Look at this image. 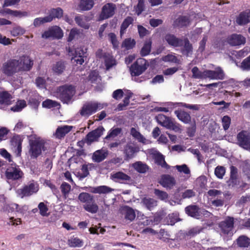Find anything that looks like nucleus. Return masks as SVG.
<instances>
[{
    "label": "nucleus",
    "instance_id": "obj_1",
    "mask_svg": "<svg viewBox=\"0 0 250 250\" xmlns=\"http://www.w3.org/2000/svg\"><path fill=\"white\" fill-rule=\"evenodd\" d=\"M164 40L170 46L174 48L183 46L181 49V52L187 57L192 53V45L187 38L182 39L177 37L174 34L167 33L165 36Z\"/></svg>",
    "mask_w": 250,
    "mask_h": 250
},
{
    "label": "nucleus",
    "instance_id": "obj_2",
    "mask_svg": "<svg viewBox=\"0 0 250 250\" xmlns=\"http://www.w3.org/2000/svg\"><path fill=\"white\" fill-rule=\"evenodd\" d=\"M78 200L83 203L84 209L91 213H96L99 210V207L95 202L94 196L87 192H83L79 194Z\"/></svg>",
    "mask_w": 250,
    "mask_h": 250
},
{
    "label": "nucleus",
    "instance_id": "obj_3",
    "mask_svg": "<svg viewBox=\"0 0 250 250\" xmlns=\"http://www.w3.org/2000/svg\"><path fill=\"white\" fill-rule=\"evenodd\" d=\"M45 144V141L41 138L30 140L29 153L31 158L36 159L41 155L42 151H45L47 148Z\"/></svg>",
    "mask_w": 250,
    "mask_h": 250
},
{
    "label": "nucleus",
    "instance_id": "obj_4",
    "mask_svg": "<svg viewBox=\"0 0 250 250\" xmlns=\"http://www.w3.org/2000/svg\"><path fill=\"white\" fill-rule=\"evenodd\" d=\"M57 93L63 104H69L75 94V90L72 85H64L58 88Z\"/></svg>",
    "mask_w": 250,
    "mask_h": 250
},
{
    "label": "nucleus",
    "instance_id": "obj_5",
    "mask_svg": "<svg viewBox=\"0 0 250 250\" xmlns=\"http://www.w3.org/2000/svg\"><path fill=\"white\" fill-rule=\"evenodd\" d=\"M18 60L10 59L5 62L2 67V72L7 76L11 77L20 72Z\"/></svg>",
    "mask_w": 250,
    "mask_h": 250
},
{
    "label": "nucleus",
    "instance_id": "obj_6",
    "mask_svg": "<svg viewBox=\"0 0 250 250\" xmlns=\"http://www.w3.org/2000/svg\"><path fill=\"white\" fill-rule=\"evenodd\" d=\"M147 62L145 59H137L130 67L131 75L133 76L140 75L147 69Z\"/></svg>",
    "mask_w": 250,
    "mask_h": 250
},
{
    "label": "nucleus",
    "instance_id": "obj_7",
    "mask_svg": "<svg viewBox=\"0 0 250 250\" xmlns=\"http://www.w3.org/2000/svg\"><path fill=\"white\" fill-rule=\"evenodd\" d=\"M100 105V104L96 102H86L83 105L79 113L82 116L88 117L97 111Z\"/></svg>",
    "mask_w": 250,
    "mask_h": 250
},
{
    "label": "nucleus",
    "instance_id": "obj_8",
    "mask_svg": "<svg viewBox=\"0 0 250 250\" xmlns=\"http://www.w3.org/2000/svg\"><path fill=\"white\" fill-rule=\"evenodd\" d=\"M39 190V186L34 181L30 182L27 185H25L22 188L18 189L17 193L21 198L28 197L36 193Z\"/></svg>",
    "mask_w": 250,
    "mask_h": 250
},
{
    "label": "nucleus",
    "instance_id": "obj_9",
    "mask_svg": "<svg viewBox=\"0 0 250 250\" xmlns=\"http://www.w3.org/2000/svg\"><path fill=\"white\" fill-rule=\"evenodd\" d=\"M237 144L241 147L250 151V134L246 130L239 132L236 136Z\"/></svg>",
    "mask_w": 250,
    "mask_h": 250
},
{
    "label": "nucleus",
    "instance_id": "obj_10",
    "mask_svg": "<svg viewBox=\"0 0 250 250\" xmlns=\"http://www.w3.org/2000/svg\"><path fill=\"white\" fill-rule=\"evenodd\" d=\"M68 53L73 56V58L77 64L82 65L84 62V58L86 57V52L84 51L82 47L71 48L70 47L68 48Z\"/></svg>",
    "mask_w": 250,
    "mask_h": 250
},
{
    "label": "nucleus",
    "instance_id": "obj_11",
    "mask_svg": "<svg viewBox=\"0 0 250 250\" xmlns=\"http://www.w3.org/2000/svg\"><path fill=\"white\" fill-rule=\"evenodd\" d=\"M23 176V173L19 167H9L5 171V176L9 180H20Z\"/></svg>",
    "mask_w": 250,
    "mask_h": 250
},
{
    "label": "nucleus",
    "instance_id": "obj_12",
    "mask_svg": "<svg viewBox=\"0 0 250 250\" xmlns=\"http://www.w3.org/2000/svg\"><path fill=\"white\" fill-rule=\"evenodd\" d=\"M116 9V6L114 3H106L102 7L99 16L100 20H104L112 17L114 15Z\"/></svg>",
    "mask_w": 250,
    "mask_h": 250
},
{
    "label": "nucleus",
    "instance_id": "obj_13",
    "mask_svg": "<svg viewBox=\"0 0 250 250\" xmlns=\"http://www.w3.org/2000/svg\"><path fill=\"white\" fill-rule=\"evenodd\" d=\"M240 181L238 179V169L235 166H231L230 167L229 178L227 181L229 188H235L240 185Z\"/></svg>",
    "mask_w": 250,
    "mask_h": 250
},
{
    "label": "nucleus",
    "instance_id": "obj_14",
    "mask_svg": "<svg viewBox=\"0 0 250 250\" xmlns=\"http://www.w3.org/2000/svg\"><path fill=\"white\" fill-rule=\"evenodd\" d=\"M234 223V218L227 216L224 220L219 223V227L223 233L228 234L232 230Z\"/></svg>",
    "mask_w": 250,
    "mask_h": 250
},
{
    "label": "nucleus",
    "instance_id": "obj_15",
    "mask_svg": "<svg viewBox=\"0 0 250 250\" xmlns=\"http://www.w3.org/2000/svg\"><path fill=\"white\" fill-rule=\"evenodd\" d=\"M206 79L209 78L211 80H223L225 74L221 67L218 66L214 70H205V75Z\"/></svg>",
    "mask_w": 250,
    "mask_h": 250
},
{
    "label": "nucleus",
    "instance_id": "obj_16",
    "mask_svg": "<svg viewBox=\"0 0 250 250\" xmlns=\"http://www.w3.org/2000/svg\"><path fill=\"white\" fill-rule=\"evenodd\" d=\"M104 128L103 126H99L95 129L89 132L85 136L86 143L89 145L92 142L97 141L103 134Z\"/></svg>",
    "mask_w": 250,
    "mask_h": 250
},
{
    "label": "nucleus",
    "instance_id": "obj_17",
    "mask_svg": "<svg viewBox=\"0 0 250 250\" xmlns=\"http://www.w3.org/2000/svg\"><path fill=\"white\" fill-rule=\"evenodd\" d=\"M18 61L20 71H29L33 67V61L29 56L23 55Z\"/></svg>",
    "mask_w": 250,
    "mask_h": 250
},
{
    "label": "nucleus",
    "instance_id": "obj_18",
    "mask_svg": "<svg viewBox=\"0 0 250 250\" xmlns=\"http://www.w3.org/2000/svg\"><path fill=\"white\" fill-rule=\"evenodd\" d=\"M227 42L231 46H240L246 43V38L241 34H232L228 36Z\"/></svg>",
    "mask_w": 250,
    "mask_h": 250
},
{
    "label": "nucleus",
    "instance_id": "obj_19",
    "mask_svg": "<svg viewBox=\"0 0 250 250\" xmlns=\"http://www.w3.org/2000/svg\"><path fill=\"white\" fill-rule=\"evenodd\" d=\"M63 36V33L62 29L59 27L56 26L47 31H45L42 34L43 38H52L53 39H60Z\"/></svg>",
    "mask_w": 250,
    "mask_h": 250
},
{
    "label": "nucleus",
    "instance_id": "obj_20",
    "mask_svg": "<svg viewBox=\"0 0 250 250\" xmlns=\"http://www.w3.org/2000/svg\"><path fill=\"white\" fill-rule=\"evenodd\" d=\"M236 23L240 26L245 25L250 22V9L242 11L236 17Z\"/></svg>",
    "mask_w": 250,
    "mask_h": 250
},
{
    "label": "nucleus",
    "instance_id": "obj_21",
    "mask_svg": "<svg viewBox=\"0 0 250 250\" xmlns=\"http://www.w3.org/2000/svg\"><path fill=\"white\" fill-rule=\"evenodd\" d=\"M108 155V151L106 149L102 148L93 152L91 159L93 162L100 163L105 160Z\"/></svg>",
    "mask_w": 250,
    "mask_h": 250
},
{
    "label": "nucleus",
    "instance_id": "obj_22",
    "mask_svg": "<svg viewBox=\"0 0 250 250\" xmlns=\"http://www.w3.org/2000/svg\"><path fill=\"white\" fill-rule=\"evenodd\" d=\"M111 177L115 182L129 184L132 182L131 178L125 173L119 171L111 175Z\"/></svg>",
    "mask_w": 250,
    "mask_h": 250
},
{
    "label": "nucleus",
    "instance_id": "obj_23",
    "mask_svg": "<svg viewBox=\"0 0 250 250\" xmlns=\"http://www.w3.org/2000/svg\"><path fill=\"white\" fill-rule=\"evenodd\" d=\"M190 23L189 18L186 16H180L176 19L172 24L174 28H182L186 27Z\"/></svg>",
    "mask_w": 250,
    "mask_h": 250
},
{
    "label": "nucleus",
    "instance_id": "obj_24",
    "mask_svg": "<svg viewBox=\"0 0 250 250\" xmlns=\"http://www.w3.org/2000/svg\"><path fill=\"white\" fill-rule=\"evenodd\" d=\"M186 214L191 217L199 219L201 216L200 208L197 205H191L185 208Z\"/></svg>",
    "mask_w": 250,
    "mask_h": 250
},
{
    "label": "nucleus",
    "instance_id": "obj_25",
    "mask_svg": "<svg viewBox=\"0 0 250 250\" xmlns=\"http://www.w3.org/2000/svg\"><path fill=\"white\" fill-rule=\"evenodd\" d=\"M139 151V148L131 144H126L124 147V153L125 154V160L132 159L135 154Z\"/></svg>",
    "mask_w": 250,
    "mask_h": 250
},
{
    "label": "nucleus",
    "instance_id": "obj_26",
    "mask_svg": "<svg viewBox=\"0 0 250 250\" xmlns=\"http://www.w3.org/2000/svg\"><path fill=\"white\" fill-rule=\"evenodd\" d=\"M160 183L164 187L171 188L175 185V180L169 175H163L162 176Z\"/></svg>",
    "mask_w": 250,
    "mask_h": 250
},
{
    "label": "nucleus",
    "instance_id": "obj_27",
    "mask_svg": "<svg viewBox=\"0 0 250 250\" xmlns=\"http://www.w3.org/2000/svg\"><path fill=\"white\" fill-rule=\"evenodd\" d=\"M178 119L185 124H188L191 121L189 113L182 110H176L174 111Z\"/></svg>",
    "mask_w": 250,
    "mask_h": 250
},
{
    "label": "nucleus",
    "instance_id": "obj_28",
    "mask_svg": "<svg viewBox=\"0 0 250 250\" xmlns=\"http://www.w3.org/2000/svg\"><path fill=\"white\" fill-rule=\"evenodd\" d=\"M72 126L65 125L59 126L55 132V136L58 139L63 138L66 134L69 133L72 129Z\"/></svg>",
    "mask_w": 250,
    "mask_h": 250
},
{
    "label": "nucleus",
    "instance_id": "obj_29",
    "mask_svg": "<svg viewBox=\"0 0 250 250\" xmlns=\"http://www.w3.org/2000/svg\"><path fill=\"white\" fill-rule=\"evenodd\" d=\"M142 203L148 210L151 211L157 206V201L150 197H144Z\"/></svg>",
    "mask_w": 250,
    "mask_h": 250
},
{
    "label": "nucleus",
    "instance_id": "obj_30",
    "mask_svg": "<svg viewBox=\"0 0 250 250\" xmlns=\"http://www.w3.org/2000/svg\"><path fill=\"white\" fill-rule=\"evenodd\" d=\"M12 97L7 91L0 92V104L9 105L12 104Z\"/></svg>",
    "mask_w": 250,
    "mask_h": 250
},
{
    "label": "nucleus",
    "instance_id": "obj_31",
    "mask_svg": "<svg viewBox=\"0 0 250 250\" xmlns=\"http://www.w3.org/2000/svg\"><path fill=\"white\" fill-rule=\"evenodd\" d=\"M113 189L106 186H100L96 187L90 188V192L93 193L106 194L113 191Z\"/></svg>",
    "mask_w": 250,
    "mask_h": 250
},
{
    "label": "nucleus",
    "instance_id": "obj_32",
    "mask_svg": "<svg viewBox=\"0 0 250 250\" xmlns=\"http://www.w3.org/2000/svg\"><path fill=\"white\" fill-rule=\"evenodd\" d=\"M22 140L20 135L14 136L11 140V144L14 147H16L18 154H21L22 149Z\"/></svg>",
    "mask_w": 250,
    "mask_h": 250
},
{
    "label": "nucleus",
    "instance_id": "obj_33",
    "mask_svg": "<svg viewBox=\"0 0 250 250\" xmlns=\"http://www.w3.org/2000/svg\"><path fill=\"white\" fill-rule=\"evenodd\" d=\"M134 19L132 17H127L123 21L120 27V36L122 37L125 33L128 26L133 23Z\"/></svg>",
    "mask_w": 250,
    "mask_h": 250
},
{
    "label": "nucleus",
    "instance_id": "obj_34",
    "mask_svg": "<svg viewBox=\"0 0 250 250\" xmlns=\"http://www.w3.org/2000/svg\"><path fill=\"white\" fill-rule=\"evenodd\" d=\"M76 23L80 27L85 29L89 28V24L87 23V17L83 15L76 16L75 18Z\"/></svg>",
    "mask_w": 250,
    "mask_h": 250
},
{
    "label": "nucleus",
    "instance_id": "obj_35",
    "mask_svg": "<svg viewBox=\"0 0 250 250\" xmlns=\"http://www.w3.org/2000/svg\"><path fill=\"white\" fill-rule=\"evenodd\" d=\"M155 163L161 166L162 167L168 169L169 166L166 163L165 157L161 153H157L154 156Z\"/></svg>",
    "mask_w": 250,
    "mask_h": 250
},
{
    "label": "nucleus",
    "instance_id": "obj_36",
    "mask_svg": "<svg viewBox=\"0 0 250 250\" xmlns=\"http://www.w3.org/2000/svg\"><path fill=\"white\" fill-rule=\"evenodd\" d=\"M152 45V41L150 39L145 41L144 45L140 51V55L142 57L146 56L149 54Z\"/></svg>",
    "mask_w": 250,
    "mask_h": 250
},
{
    "label": "nucleus",
    "instance_id": "obj_37",
    "mask_svg": "<svg viewBox=\"0 0 250 250\" xmlns=\"http://www.w3.org/2000/svg\"><path fill=\"white\" fill-rule=\"evenodd\" d=\"M179 124L174 123L169 117L162 124V126L167 129L177 131L180 129Z\"/></svg>",
    "mask_w": 250,
    "mask_h": 250
},
{
    "label": "nucleus",
    "instance_id": "obj_38",
    "mask_svg": "<svg viewBox=\"0 0 250 250\" xmlns=\"http://www.w3.org/2000/svg\"><path fill=\"white\" fill-rule=\"evenodd\" d=\"M94 4V0H81L80 8L83 11L90 10Z\"/></svg>",
    "mask_w": 250,
    "mask_h": 250
},
{
    "label": "nucleus",
    "instance_id": "obj_39",
    "mask_svg": "<svg viewBox=\"0 0 250 250\" xmlns=\"http://www.w3.org/2000/svg\"><path fill=\"white\" fill-rule=\"evenodd\" d=\"M65 69L64 62L59 61L57 62L52 67L53 72L58 75L61 74Z\"/></svg>",
    "mask_w": 250,
    "mask_h": 250
},
{
    "label": "nucleus",
    "instance_id": "obj_40",
    "mask_svg": "<svg viewBox=\"0 0 250 250\" xmlns=\"http://www.w3.org/2000/svg\"><path fill=\"white\" fill-rule=\"evenodd\" d=\"M125 219L130 221H133L136 216L134 210L130 207H126L124 208Z\"/></svg>",
    "mask_w": 250,
    "mask_h": 250
},
{
    "label": "nucleus",
    "instance_id": "obj_41",
    "mask_svg": "<svg viewBox=\"0 0 250 250\" xmlns=\"http://www.w3.org/2000/svg\"><path fill=\"white\" fill-rule=\"evenodd\" d=\"M133 167L136 170L140 173H144L148 169L147 165L141 162H137L133 164Z\"/></svg>",
    "mask_w": 250,
    "mask_h": 250
},
{
    "label": "nucleus",
    "instance_id": "obj_42",
    "mask_svg": "<svg viewBox=\"0 0 250 250\" xmlns=\"http://www.w3.org/2000/svg\"><path fill=\"white\" fill-rule=\"evenodd\" d=\"M130 134L132 137L137 140L139 142L145 143L146 139L136 129L132 127L130 129Z\"/></svg>",
    "mask_w": 250,
    "mask_h": 250
},
{
    "label": "nucleus",
    "instance_id": "obj_43",
    "mask_svg": "<svg viewBox=\"0 0 250 250\" xmlns=\"http://www.w3.org/2000/svg\"><path fill=\"white\" fill-rule=\"evenodd\" d=\"M238 246L240 247L247 248L250 245V239L246 236H241L237 240Z\"/></svg>",
    "mask_w": 250,
    "mask_h": 250
},
{
    "label": "nucleus",
    "instance_id": "obj_44",
    "mask_svg": "<svg viewBox=\"0 0 250 250\" xmlns=\"http://www.w3.org/2000/svg\"><path fill=\"white\" fill-rule=\"evenodd\" d=\"M104 64L106 69H109L113 66L116 64L115 60L112 56L109 55H105L104 56Z\"/></svg>",
    "mask_w": 250,
    "mask_h": 250
},
{
    "label": "nucleus",
    "instance_id": "obj_45",
    "mask_svg": "<svg viewBox=\"0 0 250 250\" xmlns=\"http://www.w3.org/2000/svg\"><path fill=\"white\" fill-rule=\"evenodd\" d=\"M204 228L200 226H196L190 229L186 233L187 236L194 237L203 231Z\"/></svg>",
    "mask_w": 250,
    "mask_h": 250
},
{
    "label": "nucleus",
    "instance_id": "obj_46",
    "mask_svg": "<svg viewBox=\"0 0 250 250\" xmlns=\"http://www.w3.org/2000/svg\"><path fill=\"white\" fill-rule=\"evenodd\" d=\"M83 241L78 237H71L68 240V245L71 247H81L83 245Z\"/></svg>",
    "mask_w": 250,
    "mask_h": 250
},
{
    "label": "nucleus",
    "instance_id": "obj_47",
    "mask_svg": "<svg viewBox=\"0 0 250 250\" xmlns=\"http://www.w3.org/2000/svg\"><path fill=\"white\" fill-rule=\"evenodd\" d=\"M52 21L51 17H45L44 18H36L33 22V24L35 27L40 26L43 23L45 22H50Z\"/></svg>",
    "mask_w": 250,
    "mask_h": 250
},
{
    "label": "nucleus",
    "instance_id": "obj_48",
    "mask_svg": "<svg viewBox=\"0 0 250 250\" xmlns=\"http://www.w3.org/2000/svg\"><path fill=\"white\" fill-rule=\"evenodd\" d=\"M136 44V41L134 39L130 38L125 39L122 43V46L127 50L131 49L134 48Z\"/></svg>",
    "mask_w": 250,
    "mask_h": 250
},
{
    "label": "nucleus",
    "instance_id": "obj_49",
    "mask_svg": "<svg viewBox=\"0 0 250 250\" xmlns=\"http://www.w3.org/2000/svg\"><path fill=\"white\" fill-rule=\"evenodd\" d=\"M26 106V103L24 100H18L16 103V104L11 107V110L14 112H19Z\"/></svg>",
    "mask_w": 250,
    "mask_h": 250
},
{
    "label": "nucleus",
    "instance_id": "obj_50",
    "mask_svg": "<svg viewBox=\"0 0 250 250\" xmlns=\"http://www.w3.org/2000/svg\"><path fill=\"white\" fill-rule=\"evenodd\" d=\"M63 15V10L62 8L58 7L52 9L50 11V15L47 17H51L52 20L54 18H61Z\"/></svg>",
    "mask_w": 250,
    "mask_h": 250
},
{
    "label": "nucleus",
    "instance_id": "obj_51",
    "mask_svg": "<svg viewBox=\"0 0 250 250\" xmlns=\"http://www.w3.org/2000/svg\"><path fill=\"white\" fill-rule=\"evenodd\" d=\"M192 73V77L195 79H206L205 75V70L201 72L197 66H194L191 70Z\"/></svg>",
    "mask_w": 250,
    "mask_h": 250
},
{
    "label": "nucleus",
    "instance_id": "obj_52",
    "mask_svg": "<svg viewBox=\"0 0 250 250\" xmlns=\"http://www.w3.org/2000/svg\"><path fill=\"white\" fill-rule=\"evenodd\" d=\"M6 13L11 15L14 17H22L24 16H27L28 15L27 12H21L20 11L17 10H12L10 9H6L5 10Z\"/></svg>",
    "mask_w": 250,
    "mask_h": 250
},
{
    "label": "nucleus",
    "instance_id": "obj_53",
    "mask_svg": "<svg viewBox=\"0 0 250 250\" xmlns=\"http://www.w3.org/2000/svg\"><path fill=\"white\" fill-rule=\"evenodd\" d=\"M161 60L165 62H169L175 63H178L179 62V60L176 56L170 54L163 56Z\"/></svg>",
    "mask_w": 250,
    "mask_h": 250
},
{
    "label": "nucleus",
    "instance_id": "obj_54",
    "mask_svg": "<svg viewBox=\"0 0 250 250\" xmlns=\"http://www.w3.org/2000/svg\"><path fill=\"white\" fill-rule=\"evenodd\" d=\"M121 132L122 129L121 128H112L109 131L107 135L105 137V139L108 140L111 138H115L120 134Z\"/></svg>",
    "mask_w": 250,
    "mask_h": 250
},
{
    "label": "nucleus",
    "instance_id": "obj_55",
    "mask_svg": "<svg viewBox=\"0 0 250 250\" xmlns=\"http://www.w3.org/2000/svg\"><path fill=\"white\" fill-rule=\"evenodd\" d=\"M154 193L157 197L161 200H166L167 199L168 197V195L166 191L158 189H155Z\"/></svg>",
    "mask_w": 250,
    "mask_h": 250
},
{
    "label": "nucleus",
    "instance_id": "obj_56",
    "mask_svg": "<svg viewBox=\"0 0 250 250\" xmlns=\"http://www.w3.org/2000/svg\"><path fill=\"white\" fill-rule=\"evenodd\" d=\"M221 123L223 129L225 131L227 130L229 128L231 123L230 117L228 115L223 116L221 119Z\"/></svg>",
    "mask_w": 250,
    "mask_h": 250
},
{
    "label": "nucleus",
    "instance_id": "obj_57",
    "mask_svg": "<svg viewBox=\"0 0 250 250\" xmlns=\"http://www.w3.org/2000/svg\"><path fill=\"white\" fill-rule=\"evenodd\" d=\"M226 169L223 166H217L214 170L215 176L219 179H222L225 174Z\"/></svg>",
    "mask_w": 250,
    "mask_h": 250
},
{
    "label": "nucleus",
    "instance_id": "obj_58",
    "mask_svg": "<svg viewBox=\"0 0 250 250\" xmlns=\"http://www.w3.org/2000/svg\"><path fill=\"white\" fill-rule=\"evenodd\" d=\"M109 41L112 43L113 47L115 49L119 47V42L117 40L116 35L114 33H110L108 34Z\"/></svg>",
    "mask_w": 250,
    "mask_h": 250
},
{
    "label": "nucleus",
    "instance_id": "obj_59",
    "mask_svg": "<svg viewBox=\"0 0 250 250\" xmlns=\"http://www.w3.org/2000/svg\"><path fill=\"white\" fill-rule=\"evenodd\" d=\"M61 191L65 198H66V196L69 193L70 189L71 186L65 182H63L61 186Z\"/></svg>",
    "mask_w": 250,
    "mask_h": 250
},
{
    "label": "nucleus",
    "instance_id": "obj_60",
    "mask_svg": "<svg viewBox=\"0 0 250 250\" xmlns=\"http://www.w3.org/2000/svg\"><path fill=\"white\" fill-rule=\"evenodd\" d=\"M11 35L14 37H17L24 33L25 30L21 27L17 26L13 28L10 31Z\"/></svg>",
    "mask_w": 250,
    "mask_h": 250
},
{
    "label": "nucleus",
    "instance_id": "obj_61",
    "mask_svg": "<svg viewBox=\"0 0 250 250\" xmlns=\"http://www.w3.org/2000/svg\"><path fill=\"white\" fill-rule=\"evenodd\" d=\"M58 105V103L50 99H47L42 103V106L43 107L51 108L56 107Z\"/></svg>",
    "mask_w": 250,
    "mask_h": 250
},
{
    "label": "nucleus",
    "instance_id": "obj_62",
    "mask_svg": "<svg viewBox=\"0 0 250 250\" xmlns=\"http://www.w3.org/2000/svg\"><path fill=\"white\" fill-rule=\"evenodd\" d=\"M196 130V125L195 122L194 121L193 123L191 124V125L187 128V135L190 137H193L195 135V133Z\"/></svg>",
    "mask_w": 250,
    "mask_h": 250
},
{
    "label": "nucleus",
    "instance_id": "obj_63",
    "mask_svg": "<svg viewBox=\"0 0 250 250\" xmlns=\"http://www.w3.org/2000/svg\"><path fill=\"white\" fill-rule=\"evenodd\" d=\"M38 208L40 210V213L42 216H47V212L48 210L46 205L43 202H41L38 205Z\"/></svg>",
    "mask_w": 250,
    "mask_h": 250
},
{
    "label": "nucleus",
    "instance_id": "obj_64",
    "mask_svg": "<svg viewBox=\"0 0 250 250\" xmlns=\"http://www.w3.org/2000/svg\"><path fill=\"white\" fill-rule=\"evenodd\" d=\"M137 29L139 37L141 38H143L149 33L148 30L141 25H138L137 26Z\"/></svg>",
    "mask_w": 250,
    "mask_h": 250
}]
</instances>
